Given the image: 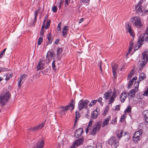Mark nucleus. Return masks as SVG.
Returning <instances> with one entry per match:
<instances>
[{"label": "nucleus", "mask_w": 148, "mask_h": 148, "mask_svg": "<svg viewBox=\"0 0 148 148\" xmlns=\"http://www.w3.org/2000/svg\"><path fill=\"white\" fill-rule=\"evenodd\" d=\"M117 95L116 91L114 89L112 94L110 91H108L105 93L104 95V97L106 99H110L108 104H112V103L114 101L115 99L117 96Z\"/></svg>", "instance_id": "obj_1"}, {"label": "nucleus", "mask_w": 148, "mask_h": 148, "mask_svg": "<svg viewBox=\"0 0 148 148\" xmlns=\"http://www.w3.org/2000/svg\"><path fill=\"white\" fill-rule=\"evenodd\" d=\"M101 122L99 121L93 125V127L90 128L89 129L90 134L95 136L98 132H99L101 128Z\"/></svg>", "instance_id": "obj_2"}, {"label": "nucleus", "mask_w": 148, "mask_h": 148, "mask_svg": "<svg viewBox=\"0 0 148 148\" xmlns=\"http://www.w3.org/2000/svg\"><path fill=\"white\" fill-rule=\"evenodd\" d=\"M148 50L146 49L142 54V59L141 61H140V65L141 67H144L147 64L148 61Z\"/></svg>", "instance_id": "obj_3"}, {"label": "nucleus", "mask_w": 148, "mask_h": 148, "mask_svg": "<svg viewBox=\"0 0 148 148\" xmlns=\"http://www.w3.org/2000/svg\"><path fill=\"white\" fill-rule=\"evenodd\" d=\"M10 96V94L9 91H8L5 94H1L0 95V104L1 105H5L7 100Z\"/></svg>", "instance_id": "obj_4"}, {"label": "nucleus", "mask_w": 148, "mask_h": 148, "mask_svg": "<svg viewBox=\"0 0 148 148\" xmlns=\"http://www.w3.org/2000/svg\"><path fill=\"white\" fill-rule=\"evenodd\" d=\"M131 21L132 24L138 28H141L143 27V25L141 22L140 18L136 16L133 17L131 19Z\"/></svg>", "instance_id": "obj_5"}, {"label": "nucleus", "mask_w": 148, "mask_h": 148, "mask_svg": "<svg viewBox=\"0 0 148 148\" xmlns=\"http://www.w3.org/2000/svg\"><path fill=\"white\" fill-rule=\"evenodd\" d=\"M143 0H140L138 2V4L136 5V9L137 8L136 10V12L139 15L142 16L144 14V8H142L141 4L142 3Z\"/></svg>", "instance_id": "obj_6"}, {"label": "nucleus", "mask_w": 148, "mask_h": 148, "mask_svg": "<svg viewBox=\"0 0 148 148\" xmlns=\"http://www.w3.org/2000/svg\"><path fill=\"white\" fill-rule=\"evenodd\" d=\"M139 83L138 81L136 82L134 85V88L130 90L128 93V95L130 98L133 97L135 93L138 92Z\"/></svg>", "instance_id": "obj_7"}, {"label": "nucleus", "mask_w": 148, "mask_h": 148, "mask_svg": "<svg viewBox=\"0 0 148 148\" xmlns=\"http://www.w3.org/2000/svg\"><path fill=\"white\" fill-rule=\"evenodd\" d=\"M74 104L75 102L72 100L69 105L67 106L61 107L60 108L61 111H67L71 108L73 109L74 108Z\"/></svg>", "instance_id": "obj_8"}, {"label": "nucleus", "mask_w": 148, "mask_h": 148, "mask_svg": "<svg viewBox=\"0 0 148 148\" xmlns=\"http://www.w3.org/2000/svg\"><path fill=\"white\" fill-rule=\"evenodd\" d=\"M89 102L87 100H81L78 103V107L79 110H81L84 108H86L87 107V104Z\"/></svg>", "instance_id": "obj_9"}, {"label": "nucleus", "mask_w": 148, "mask_h": 148, "mask_svg": "<svg viewBox=\"0 0 148 148\" xmlns=\"http://www.w3.org/2000/svg\"><path fill=\"white\" fill-rule=\"evenodd\" d=\"M45 124L44 123H42L40 124L32 127L30 128L29 130L31 131H36L42 129L44 126Z\"/></svg>", "instance_id": "obj_10"}, {"label": "nucleus", "mask_w": 148, "mask_h": 148, "mask_svg": "<svg viewBox=\"0 0 148 148\" xmlns=\"http://www.w3.org/2000/svg\"><path fill=\"white\" fill-rule=\"evenodd\" d=\"M108 143L109 144L113 145L115 147H116L119 144V143L115 140V138L114 137L111 138L109 140Z\"/></svg>", "instance_id": "obj_11"}, {"label": "nucleus", "mask_w": 148, "mask_h": 148, "mask_svg": "<svg viewBox=\"0 0 148 148\" xmlns=\"http://www.w3.org/2000/svg\"><path fill=\"white\" fill-rule=\"evenodd\" d=\"M83 138H80L77 139L75 141L73 145L71 147L72 148H75L76 146H78L81 145L83 142Z\"/></svg>", "instance_id": "obj_12"}, {"label": "nucleus", "mask_w": 148, "mask_h": 148, "mask_svg": "<svg viewBox=\"0 0 148 148\" xmlns=\"http://www.w3.org/2000/svg\"><path fill=\"white\" fill-rule=\"evenodd\" d=\"M45 62L43 60H40L38 62V64L37 66V70H40L44 68Z\"/></svg>", "instance_id": "obj_13"}, {"label": "nucleus", "mask_w": 148, "mask_h": 148, "mask_svg": "<svg viewBox=\"0 0 148 148\" xmlns=\"http://www.w3.org/2000/svg\"><path fill=\"white\" fill-rule=\"evenodd\" d=\"M83 129L81 128H79L74 133V136L76 138H78L81 136L83 132Z\"/></svg>", "instance_id": "obj_14"}, {"label": "nucleus", "mask_w": 148, "mask_h": 148, "mask_svg": "<svg viewBox=\"0 0 148 148\" xmlns=\"http://www.w3.org/2000/svg\"><path fill=\"white\" fill-rule=\"evenodd\" d=\"M128 95H127L126 92H123L121 95L120 96V99L122 102H123L125 100V99L127 98Z\"/></svg>", "instance_id": "obj_15"}, {"label": "nucleus", "mask_w": 148, "mask_h": 148, "mask_svg": "<svg viewBox=\"0 0 148 148\" xmlns=\"http://www.w3.org/2000/svg\"><path fill=\"white\" fill-rule=\"evenodd\" d=\"M144 40H145L146 41L148 42V37H146L145 35H144V36L143 38H141L140 42L139 40L138 41V43L139 42V45L138 46V48H139L142 45V42L144 41Z\"/></svg>", "instance_id": "obj_16"}, {"label": "nucleus", "mask_w": 148, "mask_h": 148, "mask_svg": "<svg viewBox=\"0 0 148 148\" xmlns=\"http://www.w3.org/2000/svg\"><path fill=\"white\" fill-rule=\"evenodd\" d=\"M110 119V116H109L108 117L104 119L103 122L102 127H104L107 125L109 124V122Z\"/></svg>", "instance_id": "obj_17"}, {"label": "nucleus", "mask_w": 148, "mask_h": 148, "mask_svg": "<svg viewBox=\"0 0 148 148\" xmlns=\"http://www.w3.org/2000/svg\"><path fill=\"white\" fill-rule=\"evenodd\" d=\"M44 145V141L40 140L38 141L36 143V146L35 147L37 148H43Z\"/></svg>", "instance_id": "obj_18"}, {"label": "nucleus", "mask_w": 148, "mask_h": 148, "mask_svg": "<svg viewBox=\"0 0 148 148\" xmlns=\"http://www.w3.org/2000/svg\"><path fill=\"white\" fill-rule=\"evenodd\" d=\"M118 66L117 64H115L112 66V70L113 74L114 77L116 76V71L118 69Z\"/></svg>", "instance_id": "obj_19"}, {"label": "nucleus", "mask_w": 148, "mask_h": 148, "mask_svg": "<svg viewBox=\"0 0 148 148\" xmlns=\"http://www.w3.org/2000/svg\"><path fill=\"white\" fill-rule=\"evenodd\" d=\"M143 114L146 122L148 123V110H144Z\"/></svg>", "instance_id": "obj_20"}, {"label": "nucleus", "mask_w": 148, "mask_h": 148, "mask_svg": "<svg viewBox=\"0 0 148 148\" xmlns=\"http://www.w3.org/2000/svg\"><path fill=\"white\" fill-rule=\"evenodd\" d=\"M126 30L127 32H129L130 35L132 36H133L134 32L131 28V27L128 24L127 26H126Z\"/></svg>", "instance_id": "obj_21"}, {"label": "nucleus", "mask_w": 148, "mask_h": 148, "mask_svg": "<svg viewBox=\"0 0 148 148\" xmlns=\"http://www.w3.org/2000/svg\"><path fill=\"white\" fill-rule=\"evenodd\" d=\"M80 117V114L79 112L78 111H76L75 112V117L74 121V126L75 125L77 121L79 119Z\"/></svg>", "instance_id": "obj_22"}, {"label": "nucleus", "mask_w": 148, "mask_h": 148, "mask_svg": "<svg viewBox=\"0 0 148 148\" xmlns=\"http://www.w3.org/2000/svg\"><path fill=\"white\" fill-rule=\"evenodd\" d=\"M68 27V26H65L63 29L62 36L64 37H66L67 32V31L68 30V29H67V28Z\"/></svg>", "instance_id": "obj_23"}, {"label": "nucleus", "mask_w": 148, "mask_h": 148, "mask_svg": "<svg viewBox=\"0 0 148 148\" xmlns=\"http://www.w3.org/2000/svg\"><path fill=\"white\" fill-rule=\"evenodd\" d=\"M123 139L125 142L128 141L130 138V136L128 134H127L126 132L123 133Z\"/></svg>", "instance_id": "obj_24"}, {"label": "nucleus", "mask_w": 148, "mask_h": 148, "mask_svg": "<svg viewBox=\"0 0 148 148\" xmlns=\"http://www.w3.org/2000/svg\"><path fill=\"white\" fill-rule=\"evenodd\" d=\"M45 21H46V20H44V21L43 24H42V26L41 27V31L40 32V35L42 36H43L44 33V32H45Z\"/></svg>", "instance_id": "obj_25"}, {"label": "nucleus", "mask_w": 148, "mask_h": 148, "mask_svg": "<svg viewBox=\"0 0 148 148\" xmlns=\"http://www.w3.org/2000/svg\"><path fill=\"white\" fill-rule=\"evenodd\" d=\"M47 38L48 39V41H47V45L48 44H51L52 42V39L51 37V34L50 33L47 36Z\"/></svg>", "instance_id": "obj_26"}, {"label": "nucleus", "mask_w": 148, "mask_h": 148, "mask_svg": "<svg viewBox=\"0 0 148 148\" xmlns=\"http://www.w3.org/2000/svg\"><path fill=\"white\" fill-rule=\"evenodd\" d=\"M98 114V112L97 110H95L93 111V113L91 114V117L94 119H96L97 117Z\"/></svg>", "instance_id": "obj_27"}, {"label": "nucleus", "mask_w": 148, "mask_h": 148, "mask_svg": "<svg viewBox=\"0 0 148 148\" xmlns=\"http://www.w3.org/2000/svg\"><path fill=\"white\" fill-rule=\"evenodd\" d=\"M93 121H90L88 123V127L86 129V134H87L88 132L89 129L91 128V126L92 125Z\"/></svg>", "instance_id": "obj_28"}, {"label": "nucleus", "mask_w": 148, "mask_h": 148, "mask_svg": "<svg viewBox=\"0 0 148 148\" xmlns=\"http://www.w3.org/2000/svg\"><path fill=\"white\" fill-rule=\"evenodd\" d=\"M146 76L144 73H142L140 74L139 78V80L141 81L146 78Z\"/></svg>", "instance_id": "obj_29"}, {"label": "nucleus", "mask_w": 148, "mask_h": 148, "mask_svg": "<svg viewBox=\"0 0 148 148\" xmlns=\"http://www.w3.org/2000/svg\"><path fill=\"white\" fill-rule=\"evenodd\" d=\"M139 139V136L134 134V136L133 138V141L134 143H136L137 141H138Z\"/></svg>", "instance_id": "obj_30"}, {"label": "nucleus", "mask_w": 148, "mask_h": 148, "mask_svg": "<svg viewBox=\"0 0 148 148\" xmlns=\"http://www.w3.org/2000/svg\"><path fill=\"white\" fill-rule=\"evenodd\" d=\"M62 52V49L61 48L58 47L57 48V56H59Z\"/></svg>", "instance_id": "obj_31"}, {"label": "nucleus", "mask_w": 148, "mask_h": 148, "mask_svg": "<svg viewBox=\"0 0 148 148\" xmlns=\"http://www.w3.org/2000/svg\"><path fill=\"white\" fill-rule=\"evenodd\" d=\"M123 135V131H121L120 132L119 131L118 133L116 134V136L118 138H120Z\"/></svg>", "instance_id": "obj_32"}, {"label": "nucleus", "mask_w": 148, "mask_h": 148, "mask_svg": "<svg viewBox=\"0 0 148 148\" xmlns=\"http://www.w3.org/2000/svg\"><path fill=\"white\" fill-rule=\"evenodd\" d=\"M143 131L142 130H140L136 132L134 134H135V135L140 136L143 134Z\"/></svg>", "instance_id": "obj_33"}, {"label": "nucleus", "mask_w": 148, "mask_h": 148, "mask_svg": "<svg viewBox=\"0 0 148 148\" xmlns=\"http://www.w3.org/2000/svg\"><path fill=\"white\" fill-rule=\"evenodd\" d=\"M12 74L8 73L5 74V75L6 76V78L5 80L6 81H8L9 79H10V77H12Z\"/></svg>", "instance_id": "obj_34"}, {"label": "nucleus", "mask_w": 148, "mask_h": 148, "mask_svg": "<svg viewBox=\"0 0 148 148\" xmlns=\"http://www.w3.org/2000/svg\"><path fill=\"white\" fill-rule=\"evenodd\" d=\"M134 45V43L132 41H131L130 42V45L129 47V49L130 51H131L132 49V48Z\"/></svg>", "instance_id": "obj_35"}, {"label": "nucleus", "mask_w": 148, "mask_h": 148, "mask_svg": "<svg viewBox=\"0 0 148 148\" xmlns=\"http://www.w3.org/2000/svg\"><path fill=\"white\" fill-rule=\"evenodd\" d=\"M51 21L49 20H48L47 22V23L45 25V28L48 29L50 26V23Z\"/></svg>", "instance_id": "obj_36"}, {"label": "nucleus", "mask_w": 148, "mask_h": 148, "mask_svg": "<svg viewBox=\"0 0 148 148\" xmlns=\"http://www.w3.org/2000/svg\"><path fill=\"white\" fill-rule=\"evenodd\" d=\"M26 76V74H23L21 76L19 79L22 81H24L25 79V78Z\"/></svg>", "instance_id": "obj_37"}, {"label": "nucleus", "mask_w": 148, "mask_h": 148, "mask_svg": "<svg viewBox=\"0 0 148 148\" xmlns=\"http://www.w3.org/2000/svg\"><path fill=\"white\" fill-rule=\"evenodd\" d=\"M39 9L38 10H36L34 14V21L35 22H36V18L38 14V12H39Z\"/></svg>", "instance_id": "obj_38"}, {"label": "nucleus", "mask_w": 148, "mask_h": 148, "mask_svg": "<svg viewBox=\"0 0 148 148\" xmlns=\"http://www.w3.org/2000/svg\"><path fill=\"white\" fill-rule=\"evenodd\" d=\"M134 72L133 70L131 71L130 74H129L128 77V78L129 79H130L132 77V75L134 74Z\"/></svg>", "instance_id": "obj_39"}, {"label": "nucleus", "mask_w": 148, "mask_h": 148, "mask_svg": "<svg viewBox=\"0 0 148 148\" xmlns=\"http://www.w3.org/2000/svg\"><path fill=\"white\" fill-rule=\"evenodd\" d=\"M131 106H129L128 107H127V108L125 110V111L127 112L130 113L131 112Z\"/></svg>", "instance_id": "obj_40"}, {"label": "nucleus", "mask_w": 148, "mask_h": 148, "mask_svg": "<svg viewBox=\"0 0 148 148\" xmlns=\"http://www.w3.org/2000/svg\"><path fill=\"white\" fill-rule=\"evenodd\" d=\"M133 82L132 80H130L129 82L128 86V88H131L133 84Z\"/></svg>", "instance_id": "obj_41"}, {"label": "nucleus", "mask_w": 148, "mask_h": 148, "mask_svg": "<svg viewBox=\"0 0 148 148\" xmlns=\"http://www.w3.org/2000/svg\"><path fill=\"white\" fill-rule=\"evenodd\" d=\"M42 40L43 38L42 37H40L39 38L38 42V45H39L41 44V42L42 41Z\"/></svg>", "instance_id": "obj_42"}, {"label": "nucleus", "mask_w": 148, "mask_h": 148, "mask_svg": "<svg viewBox=\"0 0 148 148\" xmlns=\"http://www.w3.org/2000/svg\"><path fill=\"white\" fill-rule=\"evenodd\" d=\"M48 53H49V56L50 57H53L54 56V55L53 54V52L52 51H51L48 52Z\"/></svg>", "instance_id": "obj_43"}, {"label": "nucleus", "mask_w": 148, "mask_h": 148, "mask_svg": "<svg viewBox=\"0 0 148 148\" xmlns=\"http://www.w3.org/2000/svg\"><path fill=\"white\" fill-rule=\"evenodd\" d=\"M22 81L20 79H18V85L19 88H20L21 85V82Z\"/></svg>", "instance_id": "obj_44"}, {"label": "nucleus", "mask_w": 148, "mask_h": 148, "mask_svg": "<svg viewBox=\"0 0 148 148\" xmlns=\"http://www.w3.org/2000/svg\"><path fill=\"white\" fill-rule=\"evenodd\" d=\"M52 68L53 70H56V68L55 61L53 60L52 63Z\"/></svg>", "instance_id": "obj_45"}, {"label": "nucleus", "mask_w": 148, "mask_h": 148, "mask_svg": "<svg viewBox=\"0 0 148 148\" xmlns=\"http://www.w3.org/2000/svg\"><path fill=\"white\" fill-rule=\"evenodd\" d=\"M143 95L145 96H147L148 95V88L144 91Z\"/></svg>", "instance_id": "obj_46"}, {"label": "nucleus", "mask_w": 148, "mask_h": 148, "mask_svg": "<svg viewBox=\"0 0 148 148\" xmlns=\"http://www.w3.org/2000/svg\"><path fill=\"white\" fill-rule=\"evenodd\" d=\"M96 148H102L101 144L100 143L97 144Z\"/></svg>", "instance_id": "obj_47"}, {"label": "nucleus", "mask_w": 148, "mask_h": 148, "mask_svg": "<svg viewBox=\"0 0 148 148\" xmlns=\"http://www.w3.org/2000/svg\"><path fill=\"white\" fill-rule=\"evenodd\" d=\"M57 8L56 6H55L52 8V11L53 12H56L57 11Z\"/></svg>", "instance_id": "obj_48"}, {"label": "nucleus", "mask_w": 148, "mask_h": 148, "mask_svg": "<svg viewBox=\"0 0 148 148\" xmlns=\"http://www.w3.org/2000/svg\"><path fill=\"white\" fill-rule=\"evenodd\" d=\"M116 118H115L111 122V123L112 124H115V123H116Z\"/></svg>", "instance_id": "obj_49"}, {"label": "nucleus", "mask_w": 148, "mask_h": 148, "mask_svg": "<svg viewBox=\"0 0 148 148\" xmlns=\"http://www.w3.org/2000/svg\"><path fill=\"white\" fill-rule=\"evenodd\" d=\"M71 0H65V6H67L70 3Z\"/></svg>", "instance_id": "obj_50"}, {"label": "nucleus", "mask_w": 148, "mask_h": 148, "mask_svg": "<svg viewBox=\"0 0 148 148\" xmlns=\"http://www.w3.org/2000/svg\"><path fill=\"white\" fill-rule=\"evenodd\" d=\"M125 116L124 115H123L122 116L120 120V122H122L125 119Z\"/></svg>", "instance_id": "obj_51"}, {"label": "nucleus", "mask_w": 148, "mask_h": 148, "mask_svg": "<svg viewBox=\"0 0 148 148\" xmlns=\"http://www.w3.org/2000/svg\"><path fill=\"white\" fill-rule=\"evenodd\" d=\"M120 106H119V105H117L116 106V107H115V110H120Z\"/></svg>", "instance_id": "obj_52"}, {"label": "nucleus", "mask_w": 148, "mask_h": 148, "mask_svg": "<svg viewBox=\"0 0 148 148\" xmlns=\"http://www.w3.org/2000/svg\"><path fill=\"white\" fill-rule=\"evenodd\" d=\"M63 1H60L59 3V6H58V7L60 8L61 7V5L62 4V3H63Z\"/></svg>", "instance_id": "obj_53"}, {"label": "nucleus", "mask_w": 148, "mask_h": 148, "mask_svg": "<svg viewBox=\"0 0 148 148\" xmlns=\"http://www.w3.org/2000/svg\"><path fill=\"white\" fill-rule=\"evenodd\" d=\"M97 101V100H94L93 101H91V103H92V105H94L95 103H96V102Z\"/></svg>", "instance_id": "obj_54"}, {"label": "nucleus", "mask_w": 148, "mask_h": 148, "mask_svg": "<svg viewBox=\"0 0 148 148\" xmlns=\"http://www.w3.org/2000/svg\"><path fill=\"white\" fill-rule=\"evenodd\" d=\"M7 69L6 68H3L2 67L0 68V72H1V70H2L3 71H6Z\"/></svg>", "instance_id": "obj_55"}, {"label": "nucleus", "mask_w": 148, "mask_h": 148, "mask_svg": "<svg viewBox=\"0 0 148 148\" xmlns=\"http://www.w3.org/2000/svg\"><path fill=\"white\" fill-rule=\"evenodd\" d=\"M131 51H130L129 50L128 52L127 53V54L126 55L125 57L127 58H128V56L129 53H130V52Z\"/></svg>", "instance_id": "obj_56"}, {"label": "nucleus", "mask_w": 148, "mask_h": 148, "mask_svg": "<svg viewBox=\"0 0 148 148\" xmlns=\"http://www.w3.org/2000/svg\"><path fill=\"white\" fill-rule=\"evenodd\" d=\"M148 14V10H146L144 12V14L142 16L145 15V14Z\"/></svg>", "instance_id": "obj_57"}, {"label": "nucleus", "mask_w": 148, "mask_h": 148, "mask_svg": "<svg viewBox=\"0 0 148 148\" xmlns=\"http://www.w3.org/2000/svg\"><path fill=\"white\" fill-rule=\"evenodd\" d=\"M84 3H87L88 2L89 0H81Z\"/></svg>", "instance_id": "obj_58"}, {"label": "nucleus", "mask_w": 148, "mask_h": 148, "mask_svg": "<svg viewBox=\"0 0 148 148\" xmlns=\"http://www.w3.org/2000/svg\"><path fill=\"white\" fill-rule=\"evenodd\" d=\"M102 100V99L101 97L99 98L97 100V101H98L100 103H101Z\"/></svg>", "instance_id": "obj_59"}, {"label": "nucleus", "mask_w": 148, "mask_h": 148, "mask_svg": "<svg viewBox=\"0 0 148 148\" xmlns=\"http://www.w3.org/2000/svg\"><path fill=\"white\" fill-rule=\"evenodd\" d=\"M83 20H84V18H81L79 20V24H80L83 21Z\"/></svg>", "instance_id": "obj_60"}, {"label": "nucleus", "mask_w": 148, "mask_h": 148, "mask_svg": "<svg viewBox=\"0 0 148 148\" xmlns=\"http://www.w3.org/2000/svg\"><path fill=\"white\" fill-rule=\"evenodd\" d=\"M59 39H57L55 41V44H58V43H59Z\"/></svg>", "instance_id": "obj_61"}, {"label": "nucleus", "mask_w": 148, "mask_h": 148, "mask_svg": "<svg viewBox=\"0 0 148 148\" xmlns=\"http://www.w3.org/2000/svg\"><path fill=\"white\" fill-rule=\"evenodd\" d=\"M145 34L147 35H148V27L146 30Z\"/></svg>", "instance_id": "obj_62"}, {"label": "nucleus", "mask_w": 148, "mask_h": 148, "mask_svg": "<svg viewBox=\"0 0 148 148\" xmlns=\"http://www.w3.org/2000/svg\"><path fill=\"white\" fill-rule=\"evenodd\" d=\"M137 79V77H135L133 78V79L131 80H132V81L134 82V81L135 80H136Z\"/></svg>", "instance_id": "obj_63"}, {"label": "nucleus", "mask_w": 148, "mask_h": 148, "mask_svg": "<svg viewBox=\"0 0 148 148\" xmlns=\"http://www.w3.org/2000/svg\"><path fill=\"white\" fill-rule=\"evenodd\" d=\"M48 18V16L47 15H46L45 17V19H44V20H46Z\"/></svg>", "instance_id": "obj_64"}]
</instances>
